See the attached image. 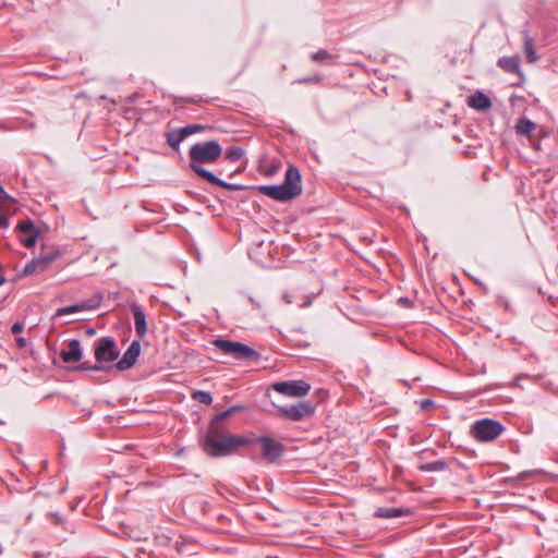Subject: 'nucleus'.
<instances>
[{
	"label": "nucleus",
	"instance_id": "1",
	"mask_svg": "<svg viewBox=\"0 0 558 558\" xmlns=\"http://www.w3.org/2000/svg\"><path fill=\"white\" fill-rule=\"evenodd\" d=\"M233 415L230 408L215 414L202 439L204 452L211 458L229 457L234 454L239 448L252 445V439L242 435L231 434L225 421Z\"/></svg>",
	"mask_w": 558,
	"mask_h": 558
},
{
	"label": "nucleus",
	"instance_id": "2",
	"mask_svg": "<svg viewBox=\"0 0 558 558\" xmlns=\"http://www.w3.org/2000/svg\"><path fill=\"white\" fill-rule=\"evenodd\" d=\"M95 349V359L97 363L90 364L89 362H83L75 371L86 372V371H95V372H108L112 369L111 363L120 356V350L118 348L117 341L112 337H101L98 338L94 343Z\"/></svg>",
	"mask_w": 558,
	"mask_h": 558
},
{
	"label": "nucleus",
	"instance_id": "3",
	"mask_svg": "<svg viewBox=\"0 0 558 558\" xmlns=\"http://www.w3.org/2000/svg\"><path fill=\"white\" fill-rule=\"evenodd\" d=\"M222 154V147L218 141L211 140L207 142L195 143L189 150L191 170L201 177V171H208L202 165L214 163Z\"/></svg>",
	"mask_w": 558,
	"mask_h": 558
},
{
	"label": "nucleus",
	"instance_id": "4",
	"mask_svg": "<svg viewBox=\"0 0 558 558\" xmlns=\"http://www.w3.org/2000/svg\"><path fill=\"white\" fill-rule=\"evenodd\" d=\"M504 430L505 426L499 421L485 417L475 421L470 433L480 442H490L498 438Z\"/></svg>",
	"mask_w": 558,
	"mask_h": 558
},
{
	"label": "nucleus",
	"instance_id": "5",
	"mask_svg": "<svg viewBox=\"0 0 558 558\" xmlns=\"http://www.w3.org/2000/svg\"><path fill=\"white\" fill-rule=\"evenodd\" d=\"M214 345L222 353L231 355L236 360L256 361L259 354L250 345L227 339H215Z\"/></svg>",
	"mask_w": 558,
	"mask_h": 558
},
{
	"label": "nucleus",
	"instance_id": "6",
	"mask_svg": "<svg viewBox=\"0 0 558 558\" xmlns=\"http://www.w3.org/2000/svg\"><path fill=\"white\" fill-rule=\"evenodd\" d=\"M274 415L279 418H287L293 422H299L305 417H310L315 413V408L311 402L301 401L291 405H276Z\"/></svg>",
	"mask_w": 558,
	"mask_h": 558
},
{
	"label": "nucleus",
	"instance_id": "7",
	"mask_svg": "<svg viewBox=\"0 0 558 558\" xmlns=\"http://www.w3.org/2000/svg\"><path fill=\"white\" fill-rule=\"evenodd\" d=\"M251 439L253 440L252 444L257 442L260 445L262 458L267 463H277L284 453L283 444L270 436H257Z\"/></svg>",
	"mask_w": 558,
	"mask_h": 558
},
{
	"label": "nucleus",
	"instance_id": "8",
	"mask_svg": "<svg viewBox=\"0 0 558 558\" xmlns=\"http://www.w3.org/2000/svg\"><path fill=\"white\" fill-rule=\"evenodd\" d=\"M272 389L277 392L287 396L301 398L308 393L311 385L305 380H287L272 384Z\"/></svg>",
	"mask_w": 558,
	"mask_h": 558
},
{
	"label": "nucleus",
	"instance_id": "9",
	"mask_svg": "<svg viewBox=\"0 0 558 558\" xmlns=\"http://www.w3.org/2000/svg\"><path fill=\"white\" fill-rule=\"evenodd\" d=\"M257 190L263 195L268 196L278 202H289L298 197L296 195L293 194V191L291 189H288L286 185L282 184L259 185L257 186Z\"/></svg>",
	"mask_w": 558,
	"mask_h": 558
},
{
	"label": "nucleus",
	"instance_id": "10",
	"mask_svg": "<svg viewBox=\"0 0 558 558\" xmlns=\"http://www.w3.org/2000/svg\"><path fill=\"white\" fill-rule=\"evenodd\" d=\"M59 256L57 252H50L46 255L33 258L27 263L22 271L24 276L41 274Z\"/></svg>",
	"mask_w": 558,
	"mask_h": 558
},
{
	"label": "nucleus",
	"instance_id": "11",
	"mask_svg": "<svg viewBox=\"0 0 558 558\" xmlns=\"http://www.w3.org/2000/svg\"><path fill=\"white\" fill-rule=\"evenodd\" d=\"M141 354V343L138 340L132 341L123 356L117 362L116 367L119 371L132 368Z\"/></svg>",
	"mask_w": 558,
	"mask_h": 558
},
{
	"label": "nucleus",
	"instance_id": "12",
	"mask_svg": "<svg viewBox=\"0 0 558 558\" xmlns=\"http://www.w3.org/2000/svg\"><path fill=\"white\" fill-rule=\"evenodd\" d=\"M281 184L291 189L294 195L300 196L303 191L300 170L295 166L290 165L284 173V179Z\"/></svg>",
	"mask_w": 558,
	"mask_h": 558
},
{
	"label": "nucleus",
	"instance_id": "13",
	"mask_svg": "<svg viewBox=\"0 0 558 558\" xmlns=\"http://www.w3.org/2000/svg\"><path fill=\"white\" fill-rule=\"evenodd\" d=\"M497 65L507 73L517 74L520 81L514 85H522V83L524 82V74L521 71L520 61L518 57H501L498 59Z\"/></svg>",
	"mask_w": 558,
	"mask_h": 558
},
{
	"label": "nucleus",
	"instance_id": "14",
	"mask_svg": "<svg viewBox=\"0 0 558 558\" xmlns=\"http://www.w3.org/2000/svg\"><path fill=\"white\" fill-rule=\"evenodd\" d=\"M60 356L65 363L78 362L82 360L83 352L81 349V342L77 339H71L68 341L66 348L62 349Z\"/></svg>",
	"mask_w": 558,
	"mask_h": 558
},
{
	"label": "nucleus",
	"instance_id": "15",
	"mask_svg": "<svg viewBox=\"0 0 558 558\" xmlns=\"http://www.w3.org/2000/svg\"><path fill=\"white\" fill-rule=\"evenodd\" d=\"M199 173H201V178L203 180L207 181L208 183H210L213 185L222 187V189L228 190V191H242V190L246 189L245 185L235 184V183H229V182H227L225 180H221L220 178H218L211 171H201Z\"/></svg>",
	"mask_w": 558,
	"mask_h": 558
},
{
	"label": "nucleus",
	"instance_id": "16",
	"mask_svg": "<svg viewBox=\"0 0 558 558\" xmlns=\"http://www.w3.org/2000/svg\"><path fill=\"white\" fill-rule=\"evenodd\" d=\"M130 308L134 316L135 331L140 338H144L147 332V323H146L145 313H144L143 308L136 303L131 304Z\"/></svg>",
	"mask_w": 558,
	"mask_h": 558
},
{
	"label": "nucleus",
	"instance_id": "17",
	"mask_svg": "<svg viewBox=\"0 0 558 558\" xmlns=\"http://www.w3.org/2000/svg\"><path fill=\"white\" fill-rule=\"evenodd\" d=\"M468 105L475 110L485 111L492 107V101L483 92L476 90L474 94L469 96Z\"/></svg>",
	"mask_w": 558,
	"mask_h": 558
},
{
	"label": "nucleus",
	"instance_id": "18",
	"mask_svg": "<svg viewBox=\"0 0 558 558\" xmlns=\"http://www.w3.org/2000/svg\"><path fill=\"white\" fill-rule=\"evenodd\" d=\"M94 308H95L94 305H92L87 301H84V302H81V303H77V304H73V305H70V306L59 307L56 311V313L53 315V318L61 317V316L69 315V314H74V313L83 312V311H86V310H94Z\"/></svg>",
	"mask_w": 558,
	"mask_h": 558
},
{
	"label": "nucleus",
	"instance_id": "19",
	"mask_svg": "<svg viewBox=\"0 0 558 558\" xmlns=\"http://www.w3.org/2000/svg\"><path fill=\"white\" fill-rule=\"evenodd\" d=\"M407 513H409V510L401 509V508L386 507V508H378L374 512V517L381 518V519H392V518L402 517Z\"/></svg>",
	"mask_w": 558,
	"mask_h": 558
},
{
	"label": "nucleus",
	"instance_id": "20",
	"mask_svg": "<svg viewBox=\"0 0 558 558\" xmlns=\"http://www.w3.org/2000/svg\"><path fill=\"white\" fill-rule=\"evenodd\" d=\"M186 138L183 129L172 130L166 134L167 144L174 150L180 149V144Z\"/></svg>",
	"mask_w": 558,
	"mask_h": 558
},
{
	"label": "nucleus",
	"instance_id": "21",
	"mask_svg": "<svg viewBox=\"0 0 558 558\" xmlns=\"http://www.w3.org/2000/svg\"><path fill=\"white\" fill-rule=\"evenodd\" d=\"M311 59L319 64H335L337 56H332L326 49H319L311 54Z\"/></svg>",
	"mask_w": 558,
	"mask_h": 558
},
{
	"label": "nucleus",
	"instance_id": "22",
	"mask_svg": "<svg viewBox=\"0 0 558 558\" xmlns=\"http://www.w3.org/2000/svg\"><path fill=\"white\" fill-rule=\"evenodd\" d=\"M523 47H524V51H525V54H526V60L530 63L535 62L538 59V57H537V53H536V51L534 49L533 39L530 36L527 31L524 32Z\"/></svg>",
	"mask_w": 558,
	"mask_h": 558
},
{
	"label": "nucleus",
	"instance_id": "23",
	"mask_svg": "<svg viewBox=\"0 0 558 558\" xmlns=\"http://www.w3.org/2000/svg\"><path fill=\"white\" fill-rule=\"evenodd\" d=\"M449 468L446 460L440 459L437 461L423 463L417 466V469L422 472H441L446 471Z\"/></svg>",
	"mask_w": 558,
	"mask_h": 558
},
{
	"label": "nucleus",
	"instance_id": "24",
	"mask_svg": "<svg viewBox=\"0 0 558 558\" xmlns=\"http://www.w3.org/2000/svg\"><path fill=\"white\" fill-rule=\"evenodd\" d=\"M534 129L535 123L527 118L519 119L515 125L517 133L521 135H530Z\"/></svg>",
	"mask_w": 558,
	"mask_h": 558
},
{
	"label": "nucleus",
	"instance_id": "25",
	"mask_svg": "<svg viewBox=\"0 0 558 558\" xmlns=\"http://www.w3.org/2000/svg\"><path fill=\"white\" fill-rule=\"evenodd\" d=\"M244 156V149L240 146H230L226 149V159L235 162Z\"/></svg>",
	"mask_w": 558,
	"mask_h": 558
},
{
	"label": "nucleus",
	"instance_id": "26",
	"mask_svg": "<svg viewBox=\"0 0 558 558\" xmlns=\"http://www.w3.org/2000/svg\"><path fill=\"white\" fill-rule=\"evenodd\" d=\"M192 398L203 404H210L213 402V397H211L210 392L203 391V390L194 391L192 393Z\"/></svg>",
	"mask_w": 558,
	"mask_h": 558
},
{
	"label": "nucleus",
	"instance_id": "27",
	"mask_svg": "<svg viewBox=\"0 0 558 558\" xmlns=\"http://www.w3.org/2000/svg\"><path fill=\"white\" fill-rule=\"evenodd\" d=\"M16 229L22 233H32V232H39L34 228V223L31 219L22 220L17 223Z\"/></svg>",
	"mask_w": 558,
	"mask_h": 558
},
{
	"label": "nucleus",
	"instance_id": "28",
	"mask_svg": "<svg viewBox=\"0 0 558 558\" xmlns=\"http://www.w3.org/2000/svg\"><path fill=\"white\" fill-rule=\"evenodd\" d=\"M38 234H39V232H32V233L23 234L21 236V242L26 247H33L37 242Z\"/></svg>",
	"mask_w": 558,
	"mask_h": 558
},
{
	"label": "nucleus",
	"instance_id": "29",
	"mask_svg": "<svg viewBox=\"0 0 558 558\" xmlns=\"http://www.w3.org/2000/svg\"><path fill=\"white\" fill-rule=\"evenodd\" d=\"M182 129H183L185 136L187 137L192 134L203 132L206 129V126L203 124H189Z\"/></svg>",
	"mask_w": 558,
	"mask_h": 558
},
{
	"label": "nucleus",
	"instance_id": "30",
	"mask_svg": "<svg viewBox=\"0 0 558 558\" xmlns=\"http://www.w3.org/2000/svg\"><path fill=\"white\" fill-rule=\"evenodd\" d=\"M398 303L407 308H412L414 306L413 301L407 296L399 298Z\"/></svg>",
	"mask_w": 558,
	"mask_h": 558
},
{
	"label": "nucleus",
	"instance_id": "31",
	"mask_svg": "<svg viewBox=\"0 0 558 558\" xmlns=\"http://www.w3.org/2000/svg\"><path fill=\"white\" fill-rule=\"evenodd\" d=\"M434 405V401L432 399H422L420 400V407L422 410H428Z\"/></svg>",
	"mask_w": 558,
	"mask_h": 558
},
{
	"label": "nucleus",
	"instance_id": "32",
	"mask_svg": "<svg viewBox=\"0 0 558 558\" xmlns=\"http://www.w3.org/2000/svg\"><path fill=\"white\" fill-rule=\"evenodd\" d=\"M230 409L233 412V414H235L239 412L246 411L248 408L244 404H234V405L230 407Z\"/></svg>",
	"mask_w": 558,
	"mask_h": 558
},
{
	"label": "nucleus",
	"instance_id": "33",
	"mask_svg": "<svg viewBox=\"0 0 558 558\" xmlns=\"http://www.w3.org/2000/svg\"><path fill=\"white\" fill-rule=\"evenodd\" d=\"M24 326L21 323H14L11 327V331L14 335L20 333L23 330Z\"/></svg>",
	"mask_w": 558,
	"mask_h": 558
},
{
	"label": "nucleus",
	"instance_id": "34",
	"mask_svg": "<svg viewBox=\"0 0 558 558\" xmlns=\"http://www.w3.org/2000/svg\"><path fill=\"white\" fill-rule=\"evenodd\" d=\"M248 301L256 310L262 308V303L258 300L254 299L253 296L250 295Z\"/></svg>",
	"mask_w": 558,
	"mask_h": 558
},
{
	"label": "nucleus",
	"instance_id": "35",
	"mask_svg": "<svg viewBox=\"0 0 558 558\" xmlns=\"http://www.w3.org/2000/svg\"><path fill=\"white\" fill-rule=\"evenodd\" d=\"M187 100L193 104H198L203 100V98L202 97H191Z\"/></svg>",
	"mask_w": 558,
	"mask_h": 558
},
{
	"label": "nucleus",
	"instance_id": "36",
	"mask_svg": "<svg viewBox=\"0 0 558 558\" xmlns=\"http://www.w3.org/2000/svg\"><path fill=\"white\" fill-rule=\"evenodd\" d=\"M282 299L284 300V302L287 304H291L292 303L291 296L288 293H283L282 294Z\"/></svg>",
	"mask_w": 558,
	"mask_h": 558
},
{
	"label": "nucleus",
	"instance_id": "37",
	"mask_svg": "<svg viewBox=\"0 0 558 558\" xmlns=\"http://www.w3.org/2000/svg\"><path fill=\"white\" fill-rule=\"evenodd\" d=\"M320 78L319 77H314V78H303L301 80L300 82L302 83H310V82H318Z\"/></svg>",
	"mask_w": 558,
	"mask_h": 558
},
{
	"label": "nucleus",
	"instance_id": "38",
	"mask_svg": "<svg viewBox=\"0 0 558 558\" xmlns=\"http://www.w3.org/2000/svg\"><path fill=\"white\" fill-rule=\"evenodd\" d=\"M86 333H87L88 336H93V335H95V333H96V329H95L94 327H89V328H87Z\"/></svg>",
	"mask_w": 558,
	"mask_h": 558
},
{
	"label": "nucleus",
	"instance_id": "39",
	"mask_svg": "<svg viewBox=\"0 0 558 558\" xmlns=\"http://www.w3.org/2000/svg\"><path fill=\"white\" fill-rule=\"evenodd\" d=\"M17 342L20 347H24L26 344V339L21 337L17 339Z\"/></svg>",
	"mask_w": 558,
	"mask_h": 558
},
{
	"label": "nucleus",
	"instance_id": "40",
	"mask_svg": "<svg viewBox=\"0 0 558 558\" xmlns=\"http://www.w3.org/2000/svg\"><path fill=\"white\" fill-rule=\"evenodd\" d=\"M7 196V193L4 191V189L2 187V185H0V198Z\"/></svg>",
	"mask_w": 558,
	"mask_h": 558
},
{
	"label": "nucleus",
	"instance_id": "41",
	"mask_svg": "<svg viewBox=\"0 0 558 558\" xmlns=\"http://www.w3.org/2000/svg\"><path fill=\"white\" fill-rule=\"evenodd\" d=\"M4 282H5V278L2 275H0V286L3 284Z\"/></svg>",
	"mask_w": 558,
	"mask_h": 558
}]
</instances>
